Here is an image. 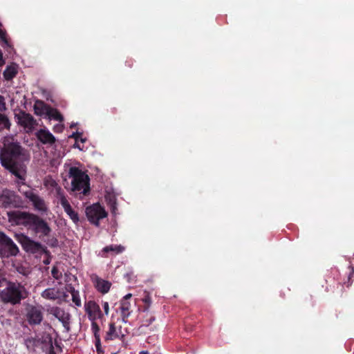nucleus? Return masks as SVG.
<instances>
[{"label":"nucleus","mask_w":354,"mask_h":354,"mask_svg":"<svg viewBox=\"0 0 354 354\" xmlns=\"http://www.w3.org/2000/svg\"><path fill=\"white\" fill-rule=\"evenodd\" d=\"M3 147L0 153L1 165L8 169L17 178L18 185H24L26 178V165L30 154L15 141L13 137H5Z\"/></svg>","instance_id":"nucleus-1"},{"label":"nucleus","mask_w":354,"mask_h":354,"mask_svg":"<svg viewBox=\"0 0 354 354\" xmlns=\"http://www.w3.org/2000/svg\"><path fill=\"white\" fill-rule=\"evenodd\" d=\"M3 287L4 289H0V299L5 303L16 304L27 297L28 292L25 287L19 283L6 280Z\"/></svg>","instance_id":"nucleus-2"},{"label":"nucleus","mask_w":354,"mask_h":354,"mask_svg":"<svg viewBox=\"0 0 354 354\" xmlns=\"http://www.w3.org/2000/svg\"><path fill=\"white\" fill-rule=\"evenodd\" d=\"M68 177L71 179V190L86 195L90 190L89 177L77 167H69Z\"/></svg>","instance_id":"nucleus-3"},{"label":"nucleus","mask_w":354,"mask_h":354,"mask_svg":"<svg viewBox=\"0 0 354 354\" xmlns=\"http://www.w3.org/2000/svg\"><path fill=\"white\" fill-rule=\"evenodd\" d=\"M18 252L19 249L12 239L3 232H0V256L1 257L15 256Z\"/></svg>","instance_id":"nucleus-4"},{"label":"nucleus","mask_w":354,"mask_h":354,"mask_svg":"<svg viewBox=\"0 0 354 354\" xmlns=\"http://www.w3.org/2000/svg\"><path fill=\"white\" fill-rule=\"evenodd\" d=\"M32 214H29L19 210L8 212V218L10 223L14 225H22L29 227Z\"/></svg>","instance_id":"nucleus-5"},{"label":"nucleus","mask_w":354,"mask_h":354,"mask_svg":"<svg viewBox=\"0 0 354 354\" xmlns=\"http://www.w3.org/2000/svg\"><path fill=\"white\" fill-rule=\"evenodd\" d=\"M88 219L95 225H99V221L106 217L107 213L99 204H93L86 209Z\"/></svg>","instance_id":"nucleus-6"},{"label":"nucleus","mask_w":354,"mask_h":354,"mask_svg":"<svg viewBox=\"0 0 354 354\" xmlns=\"http://www.w3.org/2000/svg\"><path fill=\"white\" fill-rule=\"evenodd\" d=\"M15 118L17 124L23 127L26 132L32 131L36 125V121L33 117L26 112L20 111L15 114Z\"/></svg>","instance_id":"nucleus-7"},{"label":"nucleus","mask_w":354,"mask_h":354,"mask_svg":"<svg viewBox=\"0 0 354 354\" xmlns=\"http://www.w3.org/2000/svg\"><path fill=\"white\" fill-rule=\"evenodd\" d=\"M24 195L34 206L35 209L39 212L41 214H46L48 212V207L44 201L39 196L35 194L31 190H28L24 192Z\"/></svg>","instance_id":"nucleus-8"},{"label":"nucleus","mask_w":354,"mask_h":354,"mask_svg":"<svg viewBox=\"0 0 354 354\" xmlns=\"http://www.w3.org/2000/svg\"><path fill=\"white\" fill-rule=\"evenodd\" d=\"M57 199L64 208L65 212L75 223H77L79 221L78 214L72 209L69 202L64 194L63 191L60 189H58L57 191Z\"/></svg>","instance_id":"nucleus-9"},{"label":"nucleus","mask_w":354,"mask_h":354,"mask_svg":"<svg viewBox=\"0 0 354 354\" xmlns=\"http://www.w3.org/2000/svg\"><path fill=\"white\" fill-rule=\"evenodd\" d=\"M29 228L34 230L37 233L47 236L50 232V228L48 223L39 216L34 215L31 218Z\"/></svg>","instance_id":"nucleus-10"},{"label":"nucleus","mask_w":354,"mask_h":354,"mask_svg":"<svg viewBox=\"0 0 354 354\" xmlns=\"http://www.w3.org/2000/svg\"><path fill=\"white\" fill-rule=\"evenodd\" d=\"M84 310L91 322L96 321L103 317L100 306L94 301L90 300L85 302Z\"/></svg>","instance_id":"nucleus-11"},{"label":"nucleus","mask_w":354,"mask_h":354,"mask_svg":"<svg viewBox=\"0 0 354 354\" xmlns=\"http://www.w3.org/2000/svg\"><path fill=\"white\" fill-rule=\"evenodd\" d=\"M50 314L61 322L65 328L69 329L70 314L59 307H52L48 310Z\"/></svg>","instance_id":"nucleus-12"},{"label":"nucleus","mask_w":354,"mask_h":354,"mask_svg":"<svg viewBox=\"0 0 354 354\" xmlns=\"http://www.w3.org/2000/svg\"><path fill=\"white\" fill-rule=\"evenodd\" d=\"M132 297L131 293L126 295L120 301V310L122 317V321L124 323L127 322L128 317L131 314V304L129 301V299Z\"/></svg>","instance_id":"nucleus-13"},{"label":"nucleus","mask_w":354,"mask_h":354,"mask_svg":"<svg viewBox=\"0 0 354 354\" xmlns=\"http://www.w3.org/2000/svg\"><path fill=\"white\" fill-rule=\"evenodd\" d=\"M41 297L46 299L56 300L66 297L65 292L59 288H47L41 293Z\"/></svg>","instance_id":"nucleus-14"},{"label":"nucleus","mask_w":354,"mask_h":354,"mask_svg":"<svg viewBox=\"0 0 354 354\" xmlns=\"http://www.w3.org/2000/svg\"><path fill=\"white\" fill-rule=\"evenodd\" d=\"M19 241L21 243L24 248L28 252H35L41 248L39 243L30 240L26 236H20L19 237Z\"/></svg>","instance_id":"nucleus-15"},{"label":"nucleus","mask_w":354,"mask_h":354,"mask_svg":"<svg viewBox=\"0 0 354 354\" xmlns=\"http://www.w3.org/2000/svg\"><path fill=\"white\" fill-rule=\"evenodd\" d=\"M43 316L40 309L36 307L30 308L27 313V319L31 324H38L42 320Z\"/></svg>","instance_id":"nucleus-16"},{"label":"nucleus","mask_w":354,"mask_h":354,"mask_svg":"<svg viewBox=\"0 0 354 354\" xmlns=\"http://www.w3.org/2000/svg\"><path fill=\"white\" fill-rule=\"evenodd\" d=\"M37 137L43 144L52 145L55 142L54 136L46 129L38 131L37 132Z\"/></svg>","instance_id":"nucleus-17"},{"label":"nucleus","mask_w":354,"mask_h":354,"mask_svg":"<svg viewBox=\"0 0 354 354\" xmlns=\"http://www.w3.org/2000/svg\"><path fill=\"white\" fill-rule=\"evenodd\" d=\"M16 196L15 193L10 190H3L0 195V203L4 207H8L13 205L16 200Z\"/></svg>","instance_id":"nucleus-18"},{"label":"nucleus","mask_w":354,"mask_h":354,"mask_svg":"<svg viewBox=\"0 0 354 354\" xmlns=\"http://www.w3.org/2000/svg\"><path fill=\"white\" fill-rule=\"evenodd\" d=\"M93 282L96 289L102 294L107 293L111 286V283L108 281L98 277H95Z\"/></svg>","instance_id":"nucleus-19"},{"label":"nucleus","mask_w":354,"mask_h":354,"mask_svg":"<svg viewBox=\"0 0 354 354\" xmlns=\"http://www.w3.org/2000/svg\"><path fill=\"white\" fill-rule=\"evenodd\" d=\"M50 106L46 105L44 102L40 100H37L34 104V111L35 113L41 115V116H46L48 114Z\"/></svg>","instance_id":"nucleus-20"},{"label":"nucleus","mask_w":354,"mask_h":354,"mask_svg":"<svg viewBox=\"0 0 354 354\" xmlns=\"http://www.w3.org/2000/svg\"><path fill=\"white\" fill-rule=\"evenodd\" d=\"M42 348L46 352H51L53 349V342L52 337L48 334L42 336Z\"/></svg>","instance_id":"nucleus-21"},{"label":"nucleus","mask_w":354,"mask_h":354,"mask_svg":"<svg viewBox=\"0 0 354 354\" xmlns=\"http://www.w3.org/2000/svg\"><path fill=\"white\" fill-rule=\"evenodd\" d=\"M68 292L71 295L72 301L75 304V305L77 307H80L82 306V301L80 296V292L78 290H75V288L72 286L69 287Z\"/></svg>","instance_id":"nucleus-22"},{"label":"nucleus","mask_w":354,"mask_h":354,"mask_svg":"<svg viewBox=\"0 0 354 354\" xmlns=\"http://www.w3.org/2000/svg\"><path fill=\"white\" fill-rule=\"evenodd\" d=\"M17 68L16 66L11 65L8 66L3 72V77L6 80H12L17 74Z\"/></svg>","instance_id":"nucleus-23"},{"label":"nucleus","mask_w":354,"mask_h":354,"mask_svg":"<svg viewBox=\"0 0 354 354\" xmlns=\"http://www.w3.org/2000/svg\"><path fill=\"white\" fill-rule=\"evenodd\" d=\"M46 117H48L50 120H55L60 122L63 120V117L59 113V112L51 107L50 108L49 111Z\"/></svg>","instance_id":"nucleus-24"},{"label":"nucleus","mask_w":354,"mask_h":354,"mask_svg":"<svg viewBox=\"0 0 354 354\" xmlns=\"http://www.w3.org/2000/svg\"><path fill=\"white\" fill-rule=\"evenodd\" d=\"M124 250V248L122 245H109L103 249V252H113L115 254L122 253Z\"/></svg>","instance_id":"nucleus-25"},{"label":"nucleus","mask_w":354,"mask_h":354,"mask_svg":"<svg viewBox=\"0 0 354 354\" xmlns=\"http://www.w3.org/2000/svg\"><path fill=\"white\" fill-rule=\"evenodd\" d=\"M118 334L116 332L115 327L113 324H111L109 325V330L106 333V340H112L117 337H118Z\"/></svg>","instance_id":"nucleus-26"},{"label":"nucleus","mask_w":354,"mask_h":354,"mask_svg":"<svg viewBox=\"0 0 354 354\" xmlns=\"http://www.w3.org/2000/svg\"><path fill=\"white\" fill-rule=\"evenodd\" d=\"M10 127V122L9 119L6 115L0 113V131L3 129H9Z\"/></svg>","instance_id":"nucleus-27"},{"label":"nucleus","mask_w":354,"mask_h":354,"mask_svg":"<svg viewBox=\"0 0 354 354\" xmlns=\"http://www.w3.org/2000/svg\"><path fill=\"white\" fill-rule=\"evenodd\" d=\"M91 330L94 334L95 339L97 340V343H100V327L96 323V321L91 322Z\"/></svg>","instance_id":"nucleus-28"},{"label":"nucleus","mask_w":354,"mask_h":354,"mask_svg":"<svg viewBox=\"0 0 354 354\" xmlns=\"http://www.w3.org/2000/svg\"><path fill=\"white\" fill-rule=\"evenodd\" d=\"M82 136V134L79 132L73 133L70 137L73 138L75 140V143L74 145L75 148H78L80 150H82L83 148L78 143L79 138Z\"/></svg>","instance_id":"nucleus-29"},{"label":"nucleus","mask_w":354,"mask_h":354,"mask_svg":"<svg viewBox=\"0 0 354 354\" xmlns=\"http://www.w3.org/2000/svg\"><path fill=\"white\" fill-rule=\"evenodd\" d=\"M45 185L49 187L55 188L57 192L58 191V189L62 190L61 187H58L57 183L53 179L46 180Z\"/></svg>","instance_id":"nucleus-30"},{"label":"nucleus","mask_w":354,"mask_h":354,"mask_svg":"<svg viewBox=\"0 0 354 354\" xmlns=\"http://www.w3.org/2000/svg\"><path fill=\"white\" fill-rule=\"evenodd\" d=\"M0 39L3 41L5 46H9L8 41L6 38V33L0 28Z\"/></svg>","instance_id":"nucleus-31"},{"label":"nucleus","mask_w":354,"mask_h":354,"mask_svg":"<svg viewBox=\"0 0 354 354\" xmlns=\"http://www.w3.org/2000/svg\"><path fill=\"white\" fill-rule=\"evenodd\" d=\"M7 109L4 97L0 95V112H4Z\"/></svg>","instance_id":"nucleus-32"},{"label":"nucleus","mask_w":354,"mask_h":354,"mask_svg":"<svg viewBox=\"0 0 354 354\" xmlns=\"http://www.w3.org/2000/svg\"><path fill=\"white\" fill-rule=\"evenodd\" d=\"M142 301L147 305V309L149 308L151 304V299L149 294H146V295L142 298Z\"/></svg>","instance_id":"nucleus-33"},{"label":"nucleus","mask_w":354,"mask_h":354,"mask_svg":"<svg viewBox=\"0 0 354 354\" xmlns=\"http://www.w3.org/2000/svg\"><path fill=\"white\" fill-rule=\"evenodd\" d=\"M51 273L53 277L56 279H58L62 277V273L59 272L57 268L55 267L53 268Z\"/></svg>","instance_id":"nucleus-34"},{"label":"nucleus","mask_w":354,"mask_h":354,"mask_svg":"<svg viewBox=\"0 0 354 354\" xmlns=\"http://www.w3.org/2000/svg\"><path fill=\"white\" fill-rule=\"evenodd\" d=\"M6 282V278L3 272L0 270V288L4 286V283Z\"/></svg>","instance_id":"nucleus-35"},{"label":"nucleus","mask_w":354,"mask_h":354,"mask_svg":"<svg viewBox=\"0 0 354 354\" xmlns=\"http://www.w3.org/2000/svg\"><path fill=\"white\" fill-rule=\"evenodd\" d=\"M102 307L104 311V314L108 315L109 313V304L107 301L102 302Z\"/></svg>","instance_id":"nucleus-36"},{"label":"nucleus","mask_w":354,"mask_h":354,"mask_svg":"<svg viewBox=\"0 0 354 354\" xmlns=\"http://www.w3.org/2000/svg\"><path fill=\"white\" fill-rule=\"evenodd\" d=\"M64 129V125L62 124H57L54 126L53 130L55 132L60 133Z\"/></svg>","instance_id":"nucleus-37"},{"label":"nucleus","mask_w":354,"mask_h":354,"mask_svg":"<svg viewBox=\"0 0 354 354\" xmlns=\"http://www.w3.org/2000/svg\"><path fill=\"white\" fill-rule=\"evenodd\" d=\"M110 203H111V206H112V209H113L112 211H113V212H115V198H113V199H111L110 201Z\"/></svg>","instance_id":"nucleus-38"},{"label":"nucleus","mask_w":354,"mask_h":354,"mask_svg":"<svg viewBox=\"0 0 354 354\" xmlns=\"http://www.w3.org/2000/svg\"><path fill=\"white\" fill-rule=\"evenodd\" d=\"M154 317H151L149 320H148V322L146 324H143L142 326H149L153 321H154Z\"/></svg>","instance_id":"nucleus-39"},{"label":"nucleus","mask_w":354,"mask_h":354,"mask_svg":"<svg viewBox=\"0 0 354 354\" xmlns=\"http://www.w3.org/2000/svg\"><path fill=\"white\" fill-rule=\"evenodd\" d=\"M139 354H149V352L147 351H142Z\"/></svg>","instance_id":"nucleus-40"},{"label":"nucleus","mask_w":354,"mask_h":354,"mask_svg":"<svg viewBox=\"0 0 354 354\" xmlns=\"http://www.w3.org/2000/svg\"><path fill=\"white\" fill-rule=\"evenodd\" d=\"M100 345V342L97 343V340L95 339V346H96L97 350L99 349Z\"/></svg>","instance_id":"nucleus-41"},{"label":"nucleus","mask_w":354,"mask_h":354,"mask_svg":"<svg viewBox=\"0 0 354 354\" xmlns=\"http://www.w3.org/2000/svg\"><path fill=\"white\" fill-rule=\"evenodd\" d=\"M79 140H80L82 142H84L86 139L81 138V136L79 138Z\"/></svg>","instance_id":"nucleus-42"},{"label":"nucleus","mask_w":354,"mask_h":354,"mask_svg":"<svg viewBox=\"0 0 354 354\" xmlns=\"http://www.w3.org/2000/svg\"><path fill=\"white\" fill-rule=\"evenodd\" d=\"M76 125L75 123H72L70 126L71 128H73Z\"/></svg>","instance_id":"nucleus-43"},{"label":"nucleus","mask_w":354,"mask_h":354,"mask_svg":"<svg viewBox=\"0 0 354 354\" xmlns=\"http://www.w3.org/2000/svg\"><path fill=\"white\" fill-rule=\"evenodd\" d=\"M111 354H117L116 353H111Z\"/></svg>","instance_id":"nucleus-44"}]
</instances>
